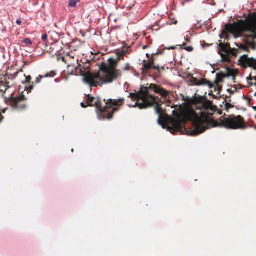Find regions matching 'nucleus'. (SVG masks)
<instances>
[{"mask_svg":"<svg viewBox=\"0 0 256 256\" xmlns=\"http://www.w3.org/2000/svg\"><path fill=\"white\" fill-rule=\"evenodd\" d=\"M8 84H9V82H6V86H7L8 88H10V86L8 85Z\"/></svg>","mask_w":256,"mask_h":256,"instance_id":"39","label":"nucleus"},{"mask_svg":"<svg viewBox=\"0 0 256 256\" xmlns=\"http://www.w3.org/2000/svg\"><path fill=\"white\" fill-rule=\"evenodd\" d=\"M233 106L230 103L226 102L225 104V109L226 110L228 111V110L232 108Z\"/></svg>","mask_w":256,"mask_h":256,"instance_id":"25","label":"nucleus"},{"mask_svg":"<svg viewBox=\"0 0 256 256\" xmlns=\"http://www.w3.org/2000/svg\"><path fill=\"white\" fill-rule=\"evenodd\" d=\"M90 61H87V62H86L85 64L83 63V66L82 68L84 70L86 71V70H88L90 68Z\"/></svg>","mask_w":256,"mask_h":256,"instance_id":"20","label":"nucleus"},{"mask_svg":"<svg viewBox=\"0 0 256 256\" xmlns=\"http://www.w3.org/2000/svg\"><path fill=\"white\" fill-rule=\"evenodd\" d=\"M27 100L28 98L24 95L21 94L17 98H10L9 101L14 108L18 110H23L26 107Z\"/></svg>","mask_w":256,"mask_h":256,"instance_id":"9","label":"nucleus"},{"mask_svg":"<svg viewBox=\"0 0 256 256\" xmlns=\"http://www.w3.org/2000/svg\"><path fill=\"white\" fill-rule=\"evenodd\" d=\"M252 80V78L251 76L250 75L249 76V77L248 78V84L250 86H252L253 85V83L251 82Z\"/></svg>","mask_w":256,"mask_h":256,"instance_id":"27","label":"nucleus"},{"mask_svg":"<svg viewBox=\"0 0 256 256\" xmlns=\"http://www.w3.org/2000/svg\"><path fill=\"white\" fill-rule=\"evenodd\" d=\"M224 45L226 46V48H230V44H228V43H226Z\"/></svg>","mask_w":256,"mask_h":256,"instance_id":"35","label":"nucleus"},{"mask_svg":"<svg viewBox=\"0 0 256 256\" xmlns=\"http://www.w3.org/2000/svg\"><path fill=\"white\" fill-rule=\"evenodd\" d=\"M23 42L24 44H29V45H31L32 44V40L30 38H28L24 39V40Z\"/></svg>","mask_w":256,"mask_h":256,"instance_id":"24","label":"nucleus"},{"mask_svg":"<svg viewBox=\"0 0 256 256\" xmlns=\"http://www.w3.org/2000/svg\"><path fill=\"white\" fill-rule=\"evenodd\" d=\"M170 128V132H171V133H173V132H171V129H172V128Z\"/></svg>","mask_w":256,"mask_h":256,"instance_id":"44","label":"nucleus"},{"mask_svg":"<svg viewBox=\"0 0 256 256\" xmlns=\"http://www.w3.org/2000/svg\"><path fill=\"white\" fill-rule=\"evenodd\" d=\"M219 83L214 82V83L212 84V88H214V91H218L220 92L222 89V87L218 84Z\"/></svg>","mask_w":256,"mask_h":256,"instance_id":"17","label":"nucleus"},{"mask_svg":"<svg viewBox=\"0 0 256 256\" xmlns=\"http://www.w3.org/2000/svg\"><path fill=\"white\" fill-rule=\"evenodd\" d=\"M80 2V0H69L68 6L72 8L76 7L77 3Z\"/></svg>","mask_w":256,"mask_h":256,"instance_id":"19","label":"nucleus"},{"mask_svg":"<svg viewBox=\"0 0 256 256\" xmlns=\"http://www.w3.org/2000/svg\"><path fill=\"white\" fill-rule=\"evenodd\" d=\"M196 106L198 112L194 110L190 111L188 114V119L193 122L194 128L188 132V134L196 136L204 132L207 129L212 127H218L220 122L213 120L211 116L217 111L216 106H213L212 102L206 100L204 102L198 104Z\"/></svg>","mask_w":256,"mask_h":256,"instance_id":"2","label":"nucleus"},{"mask_svg":"<svg viewBox=\"0 0 256 256\" xmlns=\"http://www.w3.org/2000/svg\"><path fill=\"white\" fill-rule=\"evenodd\" d=\"M146 56L148 58V60L150 59V56L148 54H146Z\"/></svg>","mask_w":256,"mask_h":256,"instance_id":"38","label":"nucleus"},{"mask_svg":"<svg viewBox=\"0 0 256 256\" xmlns=\"http://www.w3.org/2000/svg\"><path fill=\"white\" fill-rule=\"evenodd\" d=\"M65 60H66V58L64 57H62V62H66V61H65Z\"/></svg>","mask_w":256,"mask_h":256,"instance_id":"40","label":"nucleus"},{"mask_svg":"<svg viewBox=\"0 0 256 256\" xmlns=\"http://www.w3.org/2000/svg\"><path fill=\"white\" fill-rule=\"evenodd\" d=\"M125 52L120 51L117 53L118 58H110V64L101 66L100 70L95 74H88L85 77L86 81L90 84V87H98L112 83L121 76V72L116 69V65L120 60H124Z\"/></svg>","mask_w":256,"mask_h":256,"instance_id":"4","label":"nucleus"},{"mask_svg":"<svg viewBox=\"0 0 256 256\" xmlns=\"http://www.w3.org/2000/svg\"><path fill=\"white\" fill-rule=\"evenodd\" d=\"M255 117H256V116H255Z\"/></svg>","mask_w":256,"mask_h":256,"instance_id":"51","label":"nucleus"},{"mask_svg":"<svg viewBox=\"0 0 256 256\" xmlns=\"http://www.w3.org/2000/svg\"><path fill=\"white\" fill-rule=\"evenodd\" d=\"M173 23H174V24H177V21H175Z\"/></svg>","mask_w":256,"mask_h":256,"instance_id":"43","label":"nucleus"},{"mask_svg":"<svg viewBox=\"0 0 256 256\" xmlns=\"http://www.w3.org/2000/svg\"><path fill=\"white\" fill-rule=\"evenodd\" d=\"M148 48V45H146V46H143V49L144 50H146V48Z\"/></svg>","mask_w":256,"mask_h":256,"instance_id":"36","label":"nucleus"},{"mask_svg":"<svg viewBox=\"0 0 256 256\" xmlns=\"http://www.w3.org/2000/svg\"><path fill=\"white\" fill-rule=\"evenodd\" d=\"M226 70V74L228 76V78L232 76L233 77L234 79L235 78V76L237 74V72L236 70L231 69L230 68H227Z\"/></svg>","mask_w":256,"mask_h":256,"instance_id":"16","label":"nucleus"},{"mask_svg":"<svg viewBox=\"0 0 256 256\" xmlns=\"http://www.w3.org/2000/svg\"><path fill=\"white\" fill-rule=\"evenodd\" d=\"M219 46L221 50L223 47H224V44H223L222 42H220L219 44Z\"/></svg>","mask_w":256,"mask_h":256,"instance_id":"32","label":"nucleus"},{"mask_svg":"<svg viewBox=\"0 0 256 256\" xmlns=\"http://www.w3.org/2000/svg\"><path fill=\"white\" fill-rule=\"evenodd\" d=\"M253 108L254 110H256V106H254V107H253Z\"/></svg>","mask_w":256,"mask_h":256,"instance_id":"45","label":"nucleus"},{"mask_svg":"<svg viewBox=\"0 0 256 256\" xmlns=\"http://www.w3.org/2000/svg\"><path fill=\"white\" fill-rule=\"evenodd\" d=\"M44 78V76H42V75H39L38 77H37L35 80L36 84H38L40 82L41 80Z\"/></svg>","mask_w":256,"mask_h":256,"instance_id":"23","label":"nucleus"},{"mask_svg":"<svg viewBox=\"0 0 256 256\" xmlns=\"http://www.w3.org/2000/svg\"><path fill=\"white\" fill-rule=\"evenodd\" d=\"M0 118V121H2V119L3 118L2 116H1Z\"/></svg>","mask_w":256,"mask_h":256,"instance_id":"42","label":"nucleus"},{"mask_svg":"<svg viewBox=\"0 0 256 256\" xmlns=\"http://www.w3.org/2000/svg\"><path fill=\"white\" fill-rule=\"evenodd\" d=\"M181 46H182V48H183L188 52H191L194 50V48L192 46H187L185 42H184Z\"/></svg>","mask_w":256,"mask_h":256,"instance_id":"18","label":"nucleus"},{"mask_svg":"<svg viewBox=\"0 0 256 256\" xmlns=\"http://www.w3.org/2000/svg\"><path fill=\"white\" fill-rule=\"evenodd\" d=\"M192 82L193 84H194L195 86H196V84H198V82L199 80L196 78H194V77H192Z\"/></svg>","mask_w":256,"mask_h":256,"instance_id":"26","label":"nucleus"},{"mask_svg":"<svg viewBox=\"0 0 256 256\" xmlns=\"http://www.w3.org/2000/svg\"><path fill=\"white\" fill-rule=\"evenodd\" d=\"M196 86H208L210 88H212V83L209 80H207L206 78L200 79L198 82V84H196Z\"/></svg>","mask_w":256,"mask_h":256,"instance_id":"15","label":"nucleus"},{"mask_svg":"<svg viewBox=\"0 0 256 256\" xmlns=\"http://www.w3.org/2000/svg\"><path fill=\"white\" fill-rule=\"evenodd\" d=\"M172 125L173 127V131L175 132H182V129L186 130L184 125L186 124V120L179 118H173L171 122Z\"/></svg>","mask_w":256,"mask_h":256,"instance_id":"12","label":"nucleus"},{"mask_svg":"<svg viewBox=\"0 0 256 256\" xmlns=\"http://www.w3.org/2000/svg\"><path fill=\"white\" fill-rule=\"evenodd\" d=\"M7 90V88L6 89L5 93L6 92V91Z\"/></svg>","mask_w":256,"mask_h":256,"instance_id":"49","label":"nucleus"},{"mask_svg":"<svg viewBox=\"0 0 256 256\" xmlns=\"http://www.w3.org/2000/svg\"><path fill=\"white\" fill-rule=\"evenodd\" d=\"M68 56L70 58H74V56H70V54H69V55H68Z\"/></svg>","mask_w":256,"mask_h":256,"instance_id":"41","label":"nucleus"},{"mask_svg":"<svg viewBox=\"0 0 256 256\" xmlns=\"http://www.w3.org/2000/svg\"><path fill=\"white\" fill-rule=\"evenodd\" d=\"M170 48L174 50L175 48H174V47H172Z\"/></svg>","mask_w":256,"mask_h":256,"instance_id":"47","label":"nucleus"},{"mask_svg":"<svg viewBox=\"0 0 256 256\" xmlns=\"http://www.w3.org/2000/svg\"><path fill=\"white\" fill-rule=\"evenodd\" d=\"M23 80H19V82H20L22 84L25 85L24 90L27 91L28 94L31 92L34 87V82H31L32 77L30 76H26L25 74H24Z\"/></svg>","mask_w":256,"mask_h":256,"instance_id":"13","label":"nucleus"},{"mask_svg":"<svg viewBox=\"0 0 256 256\" xmlns=\"http://www.w3.org/2000/svg\"><path fill=\"white\" fill-rule=\"evenodd\" d=\"M22 22L20 20H17L16 21V23L18 25H20L22 24Z\"/></svg>","mask_w":256,"mask_h":256,"instance_id":"31","label":"nucleus"},{"mask_svg":"<svg viewBox=\"0 0 256 256\" xmlns=\"http://www.w3.org/2000/svg\"><path fill=\"white\" fill-rule=\"evenodd\" d=\"M222 34H225V35H226V40H228V35H227V34L225 32V31H224V30H223V31H222Z\"/></svg>","mask_w":256,"mask_h":256,"instance_id":"33","label":"nucleus"},{"mask_svg":"<svg viewBox=\"0 0 256 256\" xmlns=\"http://www.w3.org/2000/svg\"><path fill=\"white\" fill-rule=\"evenodd\" d=\"M147 86H141L140 90L138 92L130 93L128 98L133 101H136L133 106H138L140 110L146 109L156 104L155 111L158 114V123L163 126L164 124V118L160 105L158 102V98L150 94V90H152L165 98H167L168 92L156 84H148Z\"/></svg>","mask_w":256,"mask_h":256,"instance_id":"1","label":"nucleus"},{"mask_svg":"<svg viewBox=\"0 0 256 256\" xmlns=\"http://www.w3.org/2000/svg\"><path fill=\"white\" fill-rule=\"evenodd\" d=\"M130 66L129 64H126L125 70H130Z\"/></svg>","mask_w":256,"mask_h":256,"instance_id":"30","label":"nucleus"},{"mask_svg":"<svg viewBox=\"0 0 256 256\" xmlns=\"http://www.w3.org/2000/svg\"><path fill=\"white\" fill-rule=\"evenodd\" d=\"M254 80H256V76L255 77H254Z\"/></svg>","mask_w":256,"mask_h":256,"instance_id":"46","label":"nucleus"},{"mask_svg":"<svg viewBox=\"0 0 256 256\" xmlns=\"http://www.w3.org/2000/svg\"><path fill=\"white\" fill-rule=\"evenodd\" d=\"M218 127H224L228 129L236 130L244 129L246 128V126L244 120L241 116H234L231 115L221 118Z\"/></svg>","mask_w":256,"mask_h":256,"instance_id":"6","label":"nucleus"},{"mask_svg":"<svg viewBox=\"0 0 256 256\" xmlns=\"http://www.w3.org/2000/svg\"><path fill=\"white\" fill-rule=\"evenodd\" d=\"M240 52L239 48H226V46L224 45V47H223L220 51L218 52V54L221 56L223 62H230V56L236 57Z\"/></svg>","mask_w":256,"mask_h":256,"instance_id":"7","label":"nucleus"},{"mask_svg":"<svg viewBox=\"0 0 256 256\" xmlns=\"http://www.w3.org/2000/svg\"><path fill=\"white\" fill-rule=\"evenodd\" d=\"M238 62L242 67H250L256 70V59L249 58L247 55H244L240 58Z\"/></svg>","mask_w":256,"mask_h":256,"instance_id":"11","label":"nucleus"},{"mask_svg":"<svg viewBox=\"0 0 256 256\" xmlns=\"http://www.w3.org/2000/svg\"><path fill=\"white\" fill-rule=\"evenodd\" d=\"M68 72L70 73L71 75H81L84 76V81L87 84H88L90 86V84L87 82L85 80V77L88 75V74H95L96 72H91L90 70L84 71L83 70L82 68H81V66L80 64L77 66H75L74 64H69L68 66Z\"/></svg>","mask_w":256,"mask_h":256,"instance_id":"10","label":"nucleus"},{"mask_svg":"<svg viewBox=\"0 0 256 256\" xmlns=\"http://www.w3.org/2000/svg\"><path fill=\"white\" fill-rule=\"evenodd\" d=\"M48 38V35L46 34H44L42 36V40L43 42H46Z\"/></svg>","mask_w":256,"mask_h":256,"instance_id":"28","label":"nucleus"},{"mask_svg":"<svg viewBox=\"0 0 256 256\" xmlns=\"http://www.w3.org/2000/svg\"><path fill=\"white\" fill-rule=\"evenodd\" d=\"M81 106L82 108H86V106L85 105V104L83 102L81 103Z\"/></svg>","mask_w":256,"mask_h":256,"instance_id":"34","label":"nucleus"},{"mask_svg":"<svg viewBox=\"0 0 256 256\" xmlns=\"http://www.w3.org/2000/svg\"><path fill=\"white\" fill-rule=\"evenodd\" d=\"M218 74L220 76V77L222 78H223V79L224 78H228V76L226 75V73L220 72V73H218Z\"/></svg>","mask_w":256,"mask_h":256,"instance_id":"29","label":"nucleus"},{"mask_svg":"<svg viewBox=\"0 0 256 256\" xmlns=\"http://www.w3.org/2000/svg\"><path fill=\"white\" fill-rule=\"evenodd\" d=\"M161 70H164V66H160V72L161 71Z\"/></svg>","mask_w":256,"mask_h":256,"instance_id":"37","label":"nucleus"},{"mask_svg":"<svg viewBox=\"0 0 256 256\" xmlns=\"http://www.w3.org/2000/svg\"><path fill=\"white\" fill-rule=\"evenodd\" d=\"M214 82L218 83H220L223 82V78H222L220 77L218 74H217L216 75V78Z\"/></svg>","mask_w":256,"mask_h":256,"instance_id":"22","label":"nucleus"},{"mask_svg":"<svg viewBox=\"0 0 256 256\" xmlns=\"http://www.w3.org/2000/svg\"><path fill=\"white\" fill-rule=\"evenodd\" d=\"M22 72L23 70L21 68L20 71H17L14 74H8V72L6 73V75L4 76V80H13L16 78V76L20 74V72Z\"/></svg>","mask_w":256,"mask_h":256,"instance_id":"14","label":"nucleus"},{"mask_svg":"<svg viewBox=\"0 0 256 256\" xmlns=\"http://www.w3.org/2000/svg\"><path fill=\"white\" fill-rule=\"evenodd\" d=\"M155 54H153L150 58V59L147 60H144L142 62V72L145 74H148L150 70L152 69H154L157 70L158 75L160 74V66L155 63Z\"/></svg>","mask_w":256,"mask_h":256,"instance_id":"8","label":"nucleus"},{"mask_svg":"<svg viewBox=\"0 0 256 256\" xmlns=\"http://www.w3.org/2000/svg\"><path fill=\"white\" fill-rule=\"evenodd\" d=\"M255 128L256 129V127H255Z\"/></svg>","mask_w":256,"mask_h":256,"instance_id":"50","label":"nucleus"},{"mask_svg":"<svg viewBox=\"0 0 256 256\" xmlns=\"http://www.w3.org/2000/svg\"><path fill=\"white\" fill-rule=\"evenodd\" d=\"M218 113L220 114H222V112H218Z\"/></svg>","mask_w":256,"mask_h":256,"instance_id":"48","label":"nucleus"},{"mask_svg":"<svg viewBox=\"0 0 256 256\" xmlns=\"http://www.w3.org/2000/svg\"><path fill=\"white\" fill-rule=\"evenodd\" d=\"M124 98H119L118 100L108 99L106 100L104 99V102H105L106 106L102 108L99 99L88 96V106L96 107V111L99 120L108 119L110 120L112 118L114 112L119 110V108H112V106H121L124 104Z\"/></svg>","mask_w":256,"mask_h":256,"instance_id":"5","label":"nucleus"},{"mask_svg":"<svg viewBox=\"0 0 256 256\" xmlns=\"http://www.w3.org/2000/svg\"><path fill=\"white\" fill-rule=\"evenodd\" d=\"M56 75V72L55 71L52 70L49 72H48L44 76V78H54Z\"/></svg>","mask_w":256,"mask_h":256,"instance_id":"21","label":"nucleus"},{"mask_svg":"<svg viewBox=\"0 0 256 256\" xmlns=\"http://www.w3.org/2000/svg\"><path fill=\"white\" fill-rule=\"evenodd\" d=\"M225 30L232 34L234 38L243 37L244 44H236L237 48L240 52H250L249 48L256 49V29L250 20H240L238 23L227 24L225 26Z\"/></svg>","mask_w":256,"mask_h":256,"instance_id":"3","label":"nucleus"}]
</instances>
